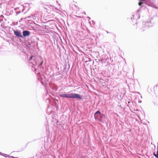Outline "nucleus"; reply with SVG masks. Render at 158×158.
<instances>
[{
	"label": "nucleus",
	"instance_id": "f257e3e1",
	"mask_svg": "<svg viewBox=\"0 0 158 158\" xmlns=\"http://www.w3.org/2000/svg\"><path fill=\"white\" fill-rule=\"evenodd\" d=\"M60 96L63 98H76L81 100L82 99V98L81 97V95L77 94L71 93L60 94Z\"/></svg>",
	"mask_w": 158,
	"mask_h": 158
},
{
	"label": "nucleus",
	"instance_id": "f03ea898",
	"mask_svg": "<svg viewBox=\"0 0 158 158\" xmlns=\"http://www.w3.org/2000/svg\"><path fill=\"white\" fill-rule=\"evenodd\" d=\"M147 24H148L147 26H144L145 28H144L143 26L142 27L141 29L142 31H143L147 29L149 27H151L153 26V24L151 22L150 20H148L145 22V25L147 26Z\"/></svg>",
	"mask_w": 158,
	"mask_h": 158
},
{
	"label": "nucleus",
	"instance_id": "7ed1b4c3",
	"mask_svg": "<svg viewBox=\"0 0 158 158\" xmlns=\"http://www.w3.org/2000/svg\"><path fill=\"white\" fill-rule=\"evenodd\" d=\"M105 115L103 114H99L98 115V116H96L95 118L96 120H98L99 122L103 123L104 122V120L103 118H105Z\"/></svg>",
	"mask_w": 158,
	"mask_h": 158
},
{
	"label": "nucleus",
	"instance_id": "20e7f679",
	"mask_svg": "<svg viewBox=\"0 0 158 158\" xmlns=\"http://www.w3.org/2000/svg\"><path fill=\"white\" fill-rule=\"evenodd\" d=\"M15 35L17 37L23 38V36L20 32L18 30H14Z\"/></svg>",
	"mask_w": 158,
	"mask_h": 158
},
{
	"label": "nucleus",
	"instance_id": "39448f33",
	"mask_svg": "<svg viewBox=\"0 0 158 158\" xmlns=\"http://www.w3.org/2000/svg\"><path fill=\"white\" fill-rule=\"evenodd\" d=\"M30 32L27 30H24L23 32V36L26 37L30 35Z\"/></svg>",
	"mask_w": 158,
	"mask_h": 158
},
{
	"label": "nucleus",
	"instance_id": "423d86ee",
	"mask_svg": "<svg viewBox=\"0 0 158 158\" xmlns=\"http://www.w3.org/2000/svg\"><path fill=\"white\" fill-rule=\"evenodd\" d=\"M35 56H32L29 58V60L31 63H34V62L35 61Z\"/></svg>",
	"mask_w": 158,
	"mask_h": 158
},
{
	"label": "nucleus",
	"instance_id": "0eeeda50",
	"mask_svg": "<svg viewBox=\"0 0 158 158\" xmlns=\"http://www.w3.org/2000/svg\"><path fill=\"white\" fill-rule=\"evenodd\" d=\"M43 62V61H42L40 63V64H39L37 62L35 61L34 62V63H32V64L34 66L37 65L38 67H40L42 64Z\"/></svg>",
	"mask_w": 158,
	"mask_h": 158
},
{
	"label": "nucleus",
	"instance_id": "6e6552de",
	"mask_svg": "<svg viewBox=\"0 0 158 158\" xmlns=\"http://www.w3.org/2000/svg\"><path fill=\"white\" fill-rule=\"evenodd\" d=\"M101 114L100 111L99 110H98L94 114V118L96 117V116H98V115Z\"/></svg>",
	"mask_w": 158,
	"mask_h": 158
},
{
	"label": "nucleus",
	"instance_id": "1a4fd4ad",
	"mask_svg": "<svg viewBox=\"0 0 158 158\" xmlns=\"http://www.w3.org/2000/svg\"><path fill=\"white\" fill-rule=\"evenodd\" d=\"M157 149H158V150L157 151L156 154L154 153V155L157 158H158V145L157 146Z\"/></svg>",
	"mask_w": 158,
	"mask_h": 158
},
{
	"label": "nucleus",
	"instance_id": "9d476101",
	"mask_svg": "<svg viewBox=\"0 0 158 158\" xmlns=\"http://www.w3.org/2000/svg\"><path fill=\"white\" fill-rule=\"evenodd\" d=\"M142 1L139 2L138 3V5L139 6H141L143 4V2Z\"/></svg>",
	"mask_w": 158,
	"mask_h": 158
},
{
	"label": "nucleus",
	"instance_id": "9b49d317",
	"mask_svg": "<svg viewBox=\"0 0 158 158\" xmlns=\"http://www.w3.org/2000/svg\"><path fill=\"white\" fill-rule=\"evenodd\" d=\"M7 155H6V154H3L2 153V154L1 155L2 156H5V157H7L6 156Z\"/></svg>",
	"mask_w": 158,
	"mask_h": 158
},
{
	"label": "nucleus",
	"instance_id": "f8f14e48",
	"mask_svg": "<svg viewBox=\"0 0 158 158\" xmlns=\"http://www.w3.org/2000/svg\"><path fill=\"white\" fill-rule=\"evenodd\" d=\"M8 157H9V158H18L17 157H14L13 156H9L8 155Z\"/></svg>",
	"mask_w": 158,
	"mask_h": 158
},
{
	"label": "nucleus",
	"instance_id": "ddd939ff",
	"mask_svg": "<svg viewBox=\"0 0 158 158\" xmlns=\"http://www.w3.org/2000/svg\"><path fill=\"white\" fill-rule=\"evenodd\" d=\"M148 25V24H147V26H146V25H145V23L143 24V25L142 26H143V27L145 28L144 26H147Z\"/></svg>",
	"mask_w": 158,
	"mask_h": 158
},
{
	"label": "nucleus",
	"instance_id": "4468645a",
	"mask_svg": "<svg viewBox=\"0 0 158 158\" xmlns=\"http://www.w3.org/2000/svg\"><path fill=\"white\" fill-rule=\"evenodd\" d=\"M134 15H132L133 17H131V20L133 19V18H134Z\"/></svg>",
	"mask_w": 158,
	"mask_h": 158
},
{
	"label": "nucleus",
	"instance_id": "2eb2a0df",
	"mask_svg": "<svg viewBox=\"0 0 158 158\" xmlns=\"http://www.w3.org/2000/svg\"><path fill=\"white\" fill-rule=\"evenodd\" d=\"M2 152H0V155H2Z\"/></svg>",
	"mask_w": 158,
	"mask_h": 158
},
{
	"label": "nucleus",
	"instance_id": "dca6fc26",
	"mask_svg": "<svg viewBox=\"0 0 158 158\" xmlns=\"http://www.w3.org/2000/svg\"><path fill=\"white\" fill-rule=\"evenodd\" d=\"M84 158H88L87 157H85Z\"/></svg>",
	"mask_w": 158,
	"mask_h": 158
},
{
	"label": "nucleus",
	"instance_id": "f3484780",
	"mask_svg": "<svg viewBox=\"0 0 158 158\" xmlns=\"http://www.w3.org/2000/svg\"><path fill=\"white\" fill-rule=\"evenodd\" d=\"M20 13V12H18V13Z\"/></svg>",
	"mask_w": 158,
	"mask_h": 158
},
{
	"label": "nucleus",
	"instance_id": "a211bd4d",
	"mask_svg": "<svg viewBox=\"0 0 158 158\" xmlns=\"http://www.w3.org/2000/svg\"><path fill=\"white\" fill-rule=\"evenodd\" d=\"M141 98H142V96H141Z\"/></svg>",
	"mask_w": 158,
	"mask_h": 158
},
{
	"label": "nucleus",
	"instance_id": "6ab92c4d",
	"mask_svg": "<svg viewBox=\"0 0 158 158\" xmlns=\"http://www.w3.org/2000/svg\"><path fill=\"white\" fill-rule=\"evenodd\" d=\"M107 33H108V32L107 31H106Z\"/></svg>",
	"mask_w": 158,
	"mask_h": 158
},
{
	"label": "nucleus",
	"instance_id": "aec40b11",
	"mask_svg": "<svg viewBox=\"0 0 158 158\" xmlns=\"http://www.w3.org/2000/svg\"><path fill=\"white\" fill-rule=\"evenodd\" d=\"M88 18H89V19H90V17H88Z\"/></svg>",
	"mask_w": 158,
	"mask_h": 158
}]
</instances>
